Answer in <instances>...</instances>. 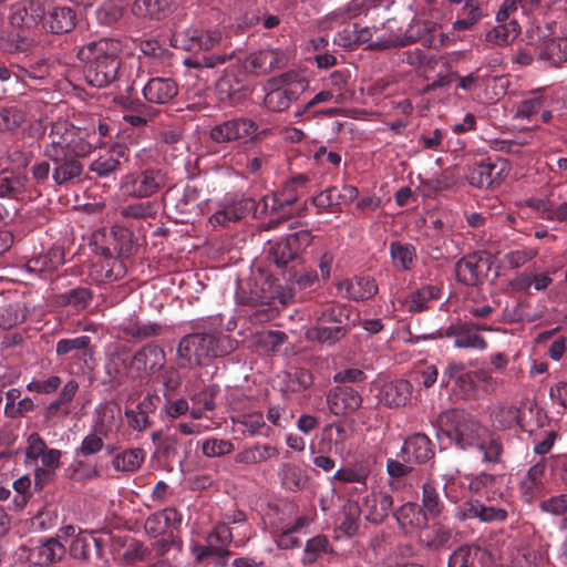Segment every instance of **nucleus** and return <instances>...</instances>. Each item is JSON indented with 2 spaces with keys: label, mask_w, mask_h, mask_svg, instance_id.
Returning <instances> with one entry per match:
<instances>
[{
  "label": "nucleus",
  "mask_w": 567,
  "mask_h": 567,
  "mask_svg": "<svg viewBox=\"0 0 567 567\" xmlns=\"http://www.w3.org/2000/svg\"><path fill=\"white\" fill-rule=\"evenodd\" d=\"M539 60L548 66H558L567 61V38L545 41L539 51Z\"/></svg>",
  "instance_id": "a19ab883"
},
{
  "label": "nucleus",
  "mask_w": 567,
  "mask_h": 567,
  "mask_svg": "<svg viewBox=\"0 0 567 567\" xmlns=\"http://www.w3.org/2000/svg\"><path fill=\"white\" fill-rule=\"evenodd\" d=\"M358 196V189L352 185H343L341 188L330 187L315 198L319 207L346 205L353 202Z\"/></svg>",
  "instance_id": "f704fd0d"
},
{
  "label": "nucleus",
  "mask_w": 567,
  "mask_h": 567,
  "mask_svg": "<svg viewBox=\"0 0 567 567\" xmlns=\"http://www.w3.org/2000/svg\"><path fill=\"white\" fill-rule=\"evenodd\" d=\"M553 279L549 271H538L536 269L524 271L516 276L512 281V287L517 291H525L533 287L535 290H545Z\"/></svg>",
  "instance_id": "4c0bfd02"
},
{
  "label": "nucleus",
  "mask_w": 567,
  "mask_h": 567,
  "mask_svg": "<svg viewBox=\"0 0 567 567\" xmlns=\"http://www.w3.org/2000/svg\"><path fill=\"white\" fill-rule=\"evenodd\" d=\"M327 402L332 414L347 415L361 406L362 398L352 388L337 386L329 392Z\"/></svg>",
  "instance_id": "f3484780"
},
{
  "label": "nucleus",
  "mask_w": 567,
  "mask_h": 567,
  "mask_svg": "<svg viewBox=\"0 0 567 567\" xmlns=\"http://www.w3.org/2000/svg\"><path fill=\"white\" fill-rule=\"evenodd\" d=\"M451 381H454L455 384L460 383L462 386H464L462 390V395H466L473 391V374L472 372L465 370L463 363H449L443 373L442 383L449 386Z\"/></svg>",
  "instance_id": "de8ad7c7"
},
{
  "label": "nucleus",
  "mask_w": 567,
  "mask_h": 567,
  "mask_svg": "<svg viewBox=\"0 0 567 567\" xmlns=\"http://www.w3.org/2000/svg\"><path fill=\"white\" fill-rule=\"evenodd\" d=\"M547 461L542 458L532 465L518 483L520 496L527 503H533L548 492Z\"/></svg>",
  "instance_id": "6e6552de"
},
{
  "label": "nucleus",
  "mask_w": 567,
  "mask_h": 567,
  "mask_svg": "<svg viewBox=\"0 0 567 567\" xmlns=\"http://www.w3.org/2000/svg\"><path fill=\"white\" fill-rule=\"evenodd\" d=\"M492 482V476L482 475L476 477H468L466 475H457L455 477H451L446 481L444 485V492L447 498L452 502L457 503L461 501V496L455 493L456 484H461L462 486H466V494L471 496L482 495L487 484Z\"/></svg>",
  "instance_id": "5701e85b"
},
{
  "label": "nucleus",
  "mask_w": 567,
  "mask_h": 567,
  "mask_svg": "<svg viewBox=\"0 0 567 567\" xmlns=\"http://www.w3.org/2000/svg\"><path fill=\"white\" fill-rule=\"evenodd\" d=\"M267 162L268 154L262 148L238 150L230 158L233 166L245 168L250 174L259 173Z\"/></svg>",
  "instance_id": "c756f323"
},
{
  "label": "nucleus",
  "mask_w": 567,
  "mask_h": 567,
  "mask_svg": "<svg viewBox=\"0 0 567 567\" xmlns=\"http://www.w3.org/2000/svg\"><path fill=\"white\" fill-rule=\"evenodd\" d=\"M125 157L126 147L122 144L100 147L97 156L90 164V171L105 177L115 172L120 166V159Z\"/></svg>",
  "instance_id": "a211bd4d"
},
{
  "label": "nucleus",
  "mask_w": 567,
  "mask_h": 567,
  "mask_svg": "<svg viewBox=\"0 0 567 567\" xmlns=\"http://www.w3.org/2000/svg\"><path fill=\"white\" fill-rule=\"evenodd\" d=\"M310 243V235L306 231L295 233L285 239L277 241L270 249V256L274 262L279 266H286L295 259Z\"/></svg>",
  "instance_id": "4468645a"
},
{
  "label": "nucleus",
  "mask_w": 567,
  "mask_h": 567,
  "mask_svg": "<svg viewBox=\"0 0 567 567\" xmlns=\"http://www.w3.org/2000/svg\"><path fill=\"white\" fill-rule=\"evenodd\" d=\"M55 351L72 374L84 373L94 368L91 338L87 336L61 339L56 342Z\"/></svg>",
  "instance_id": "39448f33"
},
{
  "label": "nucleus",
  "mask_w": 567,
  "mask_h": 567,
  "mask_svg": "<svg viewBox=\"0 0 567 567\" xmlns=\"http://www.w3.org/2000/svg\"><path fill=\"white\" fill-rule=\"evenodd\" d=\"M177 92V84L171 78H153L143 87L144 97L154 104L168 103Z\"/></svg>",
  "instance_id": "b1692460"
},
{
  "label": "nucleus",
  "mask_w": 567,
  "mask_h": 567,
  "mask_svg": "<svg viewBox=\"0 0 567 567\" xmlns=\"http://www.w3.org/2000/svg\"><path fill=\"white\" fill-rule=\"evenodd\" d=\"M91 299V292L86 288H75L59 296V302L62 305L84 308Z\"/></svg>",
  "instance_id": "e2e57ef3"
},
{
  "label": "nucleus",
  "mask_w": 567,
  "mask_h": 567,
  "mask_svg": "<svg viewBox=\"0 0 567 567\" xmlns=\"http://www.w3.org/2000/svg\"><path fill=\"white\" fill-rule=\"evenodd\" d=\"M297 202V196L292 192V185H288L282 194H268L262 197V213H282L287 214V207Z\"/></svg>",
  "instance_id": "c03bdc74"
},
{
  "label": "nucleus",
  "mask_w": 567,
  "mask_h": 567,
  "mask_svg": "<svg viewBox=\"0 0 567 567\" xmlns=\"http://www.w3.org/2000/svg\"><path fill=\"white\" fill-rule=\"evenodd\" d=\"M392 496L382 491H372L362 503V513L367 520L380 524L389 515L392 507Z\"/></svg>",
  "instance_id": "412c9836"
},
{
  "label": "nucleus",
  "mask_w": 567,
  "mask_h": 567,
  "mask_svg": "<svg viewBox=\"0 0 567 567\" xmlns=\"http://www.w3.org/2000/svg\"><path fill=\"white\" fill-rule=\"evenodd\" d=\"M185 38L188 41L189 49L208 51L221 42L223 32L219 29L190 28L186 30Z\"/></svg>",
  "instance_id": "72a5a7b5"
},
{
  "label": "nucleus",
  "mask_w": 567,
  "mask_h": 567,
  "mask_svg": "<svg viewBox=\"0 0 567 567\" xmlns=\"http://www.w3.org/2000/svg\"><path fill=\"white\" fill-rule=\"evenodd\" d=\"M545 100L542 95L536 94L519 102L516 107V116L519 118L532 120L544 106Z\"/></svg>",
  "instance_id": "052dcab7"
},
{
  "label": "nucleus",
  "mask_w": 567,
  "mask_h": 567,
  "mask_svg": "<svg viewBox=\"0 0 567 567\" xmlns=\"http://www.w3.org/2000/svg\"><path fill=\"white\" fill-rule=\"evenodd\" d=\"M216 90L220 100L235 99L237 95L248 90L246 74L244 72L226 71L217 81Z\"/></svg>",
  "instance_id": "7c9ffc66"
},
{
  "label": "nucleus",
  "mask_w": 567,
  "mask_h": 567,
  "mask_svg": "<svg viewBox=\"0 0 567 567\" xmlns=\"http://www.w3.org/2000/svg\"><path fill=\"white\" fill-rule=\"evenodd\" d=\"M21 550L28 551L27 559L38 566L58 561L65 554L64 545L56 538L30 540L28 545L21 546Z\"/></svg>",
  "instance_id": "f8f14e48"
},
{
  "label": "nucleus",
  "mask_w": 567,
  "mask_h": 567,
  "mask_svg": "<svg viewBox=\"0 0 567 567\" xmlns=\"http://www.w3.org/2000/svg\"><path fill=\"white\" fill-rule=\"evenodd\" d=\"M353 429L343 422L324 426L321 431L320 451L347 458L353 451Z\"/></svg>",
  "instance_id": "0eeeda50"
},
{
  "label": "nucleus",
  "mask_w": 567,
  "mask_h": 567,
  "mask_svg": "<svg viewBox=\"0 0 567 567\" xmlns=\"http://www.w3.org/2000/svg\"><path fill=\"white\" fill-rule=\"evenodd\" d=\"M328 539L323 536H317L309 539L306 544L305 554H303V563L312 564L318 557L328 550Z\"/></svg>",
  "instance_id": "0e129e2a"
},
{
  "label": "nucleus",
  "mask_w": 567,
  "mask_h": 567,
  "mask_svg": "<svg viewBox=\"0 0 567 567\" xmlns=\"http://www.w3.org/2000/svg\"><path fill=\"white\" fill-rule=\"evenodd\" d=\"M423 508L427 517H436L441 513L442 504L437 492L430 484L423 485Z\"/></svg>",
  "instance_id": "69168bd1"
},
{
  "label": "nucleus",
  "mask_w": 567,
  "mask_h": 567,
  "mask_svg": "<svg viewBox=\"0 0 567 567\" xmlns=\"http://www.w3.org/2000/svg\"><path fill=\"white\" fill-rule=\"evenodd\" d=\"M462 519L478 518L483 523L503 522L507 511L503 507L486 506L478 502H465L458 512Z\"/></svg>",
  "instance_id": "bb28decb"
},
{
  "label": "nucleus",
  "mask_w": 567,
  "mask_h": 567,
  "mask_svg": "<svg viewBox=\"0 0 567 567\" xmlns=\"http://www.w3.org/2000/svg\"><path fill=\"white\" fill-rule=\"evenodd\" d=\"M223 353L224 351L219 348L218 341L213 334L200 332L184 337L177 348L182 367L200 365Z\"/></svg>",
  "instance_id": "20e7f679"
},
{
  "label": "nucleus",
  "mask_w": 567,
  "mask_h": 567,
  "mask_svg": "<svg viewBox=\"0 0 567 567\" xmlns=\"http://www.w3.org/2000/svg\"><path fill=\"white\" fill-rule=\"evenodd\" d=\"M122 49L118 40L100 39L79 50L78 56L84 64L83 74L87 84L104 87L116 79Z\"/></svg>",
  "instance_id": "f03ea898"
},
{
  "label": "nucleus",
  "mask_w": 567,
  "mask_h": 567,
  "mask_svg": "<svg viewBox=\"0 0 567 567\" xmlns=\"http://www.w3.org/2000/svg\"><path fill=\"white\" fill-rule=\"evenodd\" d=\"M173 4V0H135L132 12L136 17H150L161 19Z\"/></svg>",
  "instance_id": "49530a36"
},
{
  "label": "nucleus",
  "mask_w": 567,
  "mask_h": 567,
  "mask_svg": "<svg viewBox=\"0 0 567 567\" xmlns=\"http://www.w3.org/2000/svg\"><path fill=\"white\" fill-rule=\"evenodd\" d=\"M519 33L518 23L511 20L508 23H501L487 31L484 42L487 48L507 47L515 41Z\"/></svg>",
  "instance_id": "2f4dec72"
},
{
  "label": "nucleus",
  "mask_w": 567,
  "mask_h": 567,
  "mask_svg": "<svg viewBox=\"0 0 567 567\" xmlns=\"http://www.w3.org/2000/svg\"><path fill=\"white\" fill-rule=\"evenodd\" d=\"M518 409L516 405L499 402L491 410V421L496 429L505 430L515 426L518 423Z\"/></svg>",
  "instance_id": "a18cd8bd"
},
{
  "label": "nucleus",
  "mask_w": 567,
  "mask_h": 567,
  "mask_svg": "<svg viewBox=\"0 0 567 567\" xmlns=\"http://www.w3.org/2000/svg\"><path fill=\"white\" fill-rule=\"evenodd\" d=\"M277 475L281 487L288 492H298L303 489L309 480V476L303 468L289 462L282 463L279 466Z\"/></svg>",
  "instance_id": "c85d7f7f"
},
{
  "label": "nucleus",
  "mask_w": 567,
  "mask_h": 567,
  "mask_svg": "<svg viewBox=\"0 0 567 567\" xmlns=\"http://www.w3.org/2000/svg\"><path fill=\"white\" fill-rule=\"evenodd\" d=\"M543 513L550 515H563L567 512V494L550 496L539 502Z\"/></svg>",
  "instance_id": "338daca9"
},
{
  "label": "nucleus",
  "mask_w": 567,
  "mask_h": 567,
  "mask_svg": "<svg viewBox=\"0 0 567 567\" xmlns=\"http://www.w3.org/2000/svg\"><path fill=\"white\" fill-rule=\"evenodd\" d=\"M50 0H21L12 7L10 22L14 27L32 29L43 27Z\"/></svg>",
  "instance_id": "9b49d317"
},
{
  "label": "nucleus",
  "mask_w": 567,
  "mask_h": 567,
  "mask_svg": "<svg viewBox=\"0 0 567 567\" xmlns=\"http://www.w3.org/2000/svg\"><path fill=\"white\" fill-rule=\"evenodd\" d=\"M390 256L398 270H410L416 261V249L413 245L401 241L390 244Z\"/></svg>",
  "instance_id": "37998d69"
},
{
  "label": "nucleus",
  "mask_w": 567,
  "mask_h": 567,
  "mask_svg": "<svg viewBox=\"0 0 567 567\" xmlns=\"http://www.w3.org/2000/svg\"><path fill=\"white\" fill-rule=\"evenodd\" d=\"M433 455L431 442L427 436L416 433L405 440L400 458L404 462H411L413 465L426 462Z\"/></svg>",
  "instance_id": "393cba45"
},
{
  "label": "nucleus",
  "mask_w": 567,
  "mask_h": 567,
  "mask_svg": "<svg viewBox=\"0 0 567 567\" xmlns=\"http://www.w3.org/2000/svg\"><path fill=\"white\" fill-rule=\"evenodd\" d=\"M175 509H165L150 516L145 522V530L153 537L162 535L166 532L169 520L176 516Z\"/></svg>",
  "instance_id": "4d7b16f0"
},
{
  "label": "nucleus",
  "mask_w": 567,
  "mask_h": 567,
  "mask_svg": "<svg viewBox=\"0 0 567 567\" xmlns=\"http://www.w3.org/2000/svg\"><path fill=\"white\" fill-rule=\"evenodd\" d=\"M164 183L157 171H145L125 183L126 192L137 197H147L156 193Z\"/></svg>",
  "instance_id": "a878e982"
},
{
  "label": "nucleus",
  "mask_w": 567,
  "mask_h": 567,
  "mask_svg": "<svg viewBox=\"0 0 567 567\" xmlns=\"http://www.w3.org/2000/svg\"><path fill=\"white\" fill-rule=\"evenodd\" d=\"M233 540L236 546H241L244 544V540L241 539H234V532L226 524H218L207 537L208 548L219 553L220 555L224 554L225 548Z\"/></svg>",
  "instance_id": "8fccbe9b"
},
{
  "label": "nucleus",
  "mask_w": 567,
  "mask_h": 567,
  "mask_svg": "<svg viewBox=\"0 0 567 567\" xmlns=\"http://www.w3.org/2000/svg\"><path fill=\"white\" fill-rule=\"evenodd\" d=\"M288 55L280 50L267 49L249 55L247 66L256 74H267L287 64Z\"/></svg>",
  "instance_id": "4be33fe9"
},
{
  "label": "nucleus",
  "mask_w": 567,
  "mask_h": 567,
  "mask_svg": "<svg viewBox=\"0 0 567 567\" xmlns=\"http://www.w3.org/2000/svg\"><path fill=\"white\" fill-rule=\"evenodd\" d=\"M281 86L271 90L265 97V105L274 112H282L308 86L307 80L296 72H287L279 78Z\"/></svg>",
  "instance_id": "423d86ee"
},
{
  "label": "nucleus",
  "mask_w": 567,
  "mask_h": 567,
  "mask_svg": "<svg viewBox=\"0 0 567 567\" xmlns=\"http://www.w3.org/2000/svg\"><path fill=\"white\" fill-rule=\"evenodd\" d=\"M239 423L244 426V432L248 435H268L264 416L260 412H251L240 416Z\"/></svg>",
  "instance_id": "13d9d810"
},
{
  "label": "nucleus",
  "mask_w": 567,
  "mask_h": 567,
  "mask_svg": "<svg viewBox=\"0 0 567 567\" xmlns=\"http://www.w3.org/2000/svg\"><path fill=\"white\" fill-rule=\"evenodd\" d=\"M86 131L75 127L66 121L52 123L49 143L44 154L50 161H60L65 156H85L91 153L93 144Z\"/></svg>",
  "instance_id": "7ed1b4c3"
},
{
  "label": "nucleus",
  "mask_w": 567,
  "mask_h": 567,
  "mask_svg": "<svg viewBox=\"0 0 567 567\" xmlns=\"http://www.w3.org/2000/svg\"><path fill=\"white\" fill-rule=\"evenodd\" d=\"M509 167L506 161H486L475 164L468 172V182L478 188H488L499 184L508 175Z\"/></svg>",
  "instance_id": "9d476101"
},
{
  "label": "nucleus",
  "mask_w": 567,
  "mask_h": 567,
  "mask_svg": "<svg viewBox=\"0 0 567 567\" xmlns=\"http://www.w3.org/2000/svg\"><path fill=\"white\" fill-rule=\"evenodd\" d=\"M131 358L130 351L125 346L120 344L115 347L105 363V371L110 380L116 381L122 377L128 378Z\"/></svg>",
  "instance_id": "e433bc0d"
},
{
  "label": "nucleus",
  "mask_w": 567,
  "mask_h": 567,
  "mask_svg": "<svg viewBox=\"0 0 567 567\" xmlns=\"http://www.w3.org/2000/svg\"><path fill=\"white\" fill-rule=\"evenodd\" d=\"M336 286L342 297L353 301L369 299L378 292V286L374 280L363 276L341 279Z\"/></svg>",
  "instance_id": "6ab92c4d"
},
{
  "label": "nucleus",
  "mask_w": 567,
  "mask_h": 567,
  "mask_svg": "<svg viewBox=\"0 0 567 567\" xmlns=\"http://www.w3.org/2000/svg\"><path fill=\"white\" fill-rule=\"evenodd\" d=\"M165 353L155 344H147L137 351L130 361L128 378L140 379L159 371L165 364Z\"/></svg>",
  "instance_id": "1a4fd4ad"
},
{
  "label": "nucleus",
  "mask_w": 567,
  "mask_h": 567,
  "mask_svg": "<svg viewBox=\"0 0 567 567\" xmlns=\"http://www.w3.org/2000/svg\"><path fill=\"white\" fill-rule=\"evenodd\" d=\"M61 451L56 449H48L40 457L41 466L34 471L35 485L43 487L55 476V471L60 466Z\"/></svg>",
  "instance_id": "58836bf2"
},
{
  "label": "nucleus",
  "mask_w": 567,
  "mask_h": 567,
  "mask_svg": "<svg viewBox=\"0 0 567 567\" xmlns=\"http://www.w3.org/2000/svg\"><path fill=\"white\" fill-rule=\"evenodd\" d=\"M394 517L404 530L420 529L427 525V516L417 509L416 504H403L395 513Z\"/></svg>",
  "instance_id": "ea45409f"
},
{
  "label": "nucleus",
  "mask_w": 567,
  "mask_h": 567,
  "mask_svg": "<svg viewBox=\"0 0 567 567\" xmlns=\"http://www.w3.org/2000/svg\"><path fill=\"white\" fill-rule=\"evenodd\" d=\"M528 206L537 210L543 218L554 221L567 220V202L557 207L548 200L530 199L527 202Z\"/></svg>",
  "instance_id": "603ef678"
},
{
  "label": "nucleus",
  "mask_w": 567,
  "mask_h": 567,
  "mask_svg": "<svg viewBox=\"0 0 567 567\" xmlns=\"http://www.w3.org/2000/svg\"><path fill=\"white\" fill-rule=\"evenodd\" d=\"M75 157L76 156H65L63 159L52 161L56 165L52 173V177L56 184H65L81 175L82 165Z\"/></svg>",
  "instance_id": "09e8293b"
},
{
  "label": "nucleus",
  "mask_w": 567,
  "mask_h": 567,
  "mask_svg": "<svg viewBox=\"0 0 567 567\" xmlns=\"http://www.w3.org/2000/svg\"><path fill=\"white\" fill-rule=\"evenodd\" d=\"M145 457L141 449H131L117 454L113 460V466L116 471L133 472L137 470Z\"/></svg>",
  "instance_id": "5fc2aeb1"
},
{
  "label": "nucleus",
  "mask_w": 567,
  "mask_h": 567,
  "mask_svg": "<svg viewBox=\"0 0 567 567\" xmlns=\"http://www.w3.org/2000/svg\"><path fill=\"white\" fill-rule=\"evenodd\" d=\"M63 262V250L60 247H52L45 255L31 259L27 264V268L30 271L43 275L56 270Z\"/></svg>",
  "instance_id": "79ce46f5"
},
{
  "label": "nucleus",
  "mask_w": 567,
  "mask_h": 567,
  "mask_svg": "<svg viewBox=\"0 0 567 567\" xmlns=\"http://www.w3.org/2000/svg\"><path fill=\"white\" fill-rule=\"evenodd\" d=\"M445 336L454 339V347L458 349H486L485 340L477 333L473 326H451L446 329Z\"/></svg>",
  "instance_id": "cd10ccee"
},
{
  "label": "nucleus",
  "mask_w": 567,
  "mask_h": 567,
  "mask_svg": "<svg viewBox=\"0 0 567 567\" xmlns=\"http://www.w3.org/2000/svg\"><path fill=\"white\" fill-rule=\"evenodd\" d=\"M258 125L249 118H234L214 126L210 137L216 143H226L239 138H254L257 135Z\"/></svg>",
  "instance_id": "ddd939ff"
},
{
  "label": "nucleus",
  "mask_w": 567,
  "mask_h": 567,
  "mask_svg": "<svg viewBox=\"0 0 567 567\" xmlns=\"http://www.w3.org/2000/svg\"><path fill=\"white\" fill-rule=\"evenodd\" d=\"M482 18V12L478 2L475 0H466L457 19L453 23V29L464 31L471 29Z\"/></svg>",
  "instance_id": "3c124183"
},
{
  "label": "nucleus",
  "mask_w": 567,
  "mask_h": 567,
  "mask_svg": "<svg viewBox=\"0 0 567 567\" xmlns=\"http://www.w3.org/2000/svg\"><path fill=\"white\" fill-rule=\"evenodd\" d=\"M374 386L378 389L379 402L386 406L405 405L411 398V384L406 380H379Z\"/></svg>",
  "instance_id": "dca6fc26"
},
{
  "label": "nucleus",
  "mask_w": 567,
  "mask_h": 567,
  "mask_svg": "<svg viewBox=\"0 0 567 567\" xmlns=\"http://www.w3.org/2000/svg\"><path fill=\"white\" fill-rule=\"evenodd\" d=\"M368 476L369 472L363 467H341L332 475L331 481L365 485Z\"/></svg>",
  "instance_id": "680f3d73"
},
{
  "label": "nucleus",
  "mask_w": 567,
  "mask_h": 567,
  "mask_svg": "<svg viewBox=\"0 0 567 567\" xmlns=\"http://www.w3.org/2000/svg\"><path fill=\"white\" fill-rule=\"evenodd\" d=\"M254 207V202L248 198L240 199L233 203L220 210H217L209 218V224L213 227L227 226L246 216V214Z\"/></svg>",
  "instance_id": "473e14b6"
},
{
  "label": "nucleus",
  "mask_w": 567,
  "mask_h": 567,
  "mask_svg": "<svg viewBox=\"0 0 567 567\" xmlns=\"http://www.w3.org/2000/svg\"><path fill=\"white\" fill-rule=\"evenodd\" d=\"M481 550L477 547L464 546L455 550L450 557V567H478Z\"/></svg>",
  "instance_id": "6e6d98bb"
},
{
  "label": "nucleus",
  "mask_w": 567,
  "mask_h": 567,
  "mask_svg": "<svg viewBox=\"0 0 567 567\" xmlns=\"http://www.w3.org/2000/svg\"><path fill=\"white\" fill-rule=\"evenodd\" d=\"M346 334L343 326L324 327V323H319L318 327L309 328L306 331L308 340L317 341L320 343H333Z\"/></svg>",
  "instance_id": "864d4df0"
},
{
  "label": "nucleus",
  "mask_w": 567,
  "mask_h": 567,
  "mask_svg": "<svg viewBox=\"0 0 567 567\" xmlns=\"http://www.w3.org/2000/svg\"><path fill=\"white\" fill-rule=\"evenodd\" d=\"M24 320V313L18 305L8 306L0 310V328L12 329Z\"/></svg>",
  "instance_id": "774afa93"
},
{
  "label": "nucleus",
  "mask_w": 567,
  "mask_h": 567,
  "mask_svg": "<svg viewBox=\"0 0 567 567\" xmlns=\"http://www.w3.org/2000/svg\"><path fill=\"white\" fill-rule=\"evenodd\" d=\"M203 454L207 457H219L234 451V445L228 440L210 437L202 444Z\"/></svg>",
  "instance_id": "bf43d9fd"
},
{
  "label": "nucleus",
  "mask_w": 567,
  "mask_h": 567,
  "mask_svg": "<svg viewBox=\"0 0 567 567\" xmlns=\"http://www.w3.org/2000/svg\"><path fill=\"white\" fill-rule=\"evenodd\" d=\"M439 297V289L435 286H424L399 301L404 312L415 313L427 308V303Z\"/></svg>",
  "instance_id": "c9c22d12"
},
{
  "label": "nucleus",
  "mask_w": 567,
  "mask_h": 567,
  "mask_svg": "<svg viewBox=\"0 0 567 567\" xmlns=\"http://www.w3.org/2000/svg\"><path fill=\"white\" fill-rule=\"evenodd\" d=\"M488 269L489 262L487 257L476 252L462 258L455 266L457 279L467 286L478 285L486 276Z\"/></svg>",
  "instance_id": "2eb2a0df"
},
{
  "label": "nucleus",
  "mask_w": 567,
  "mask_h": 567,
  "mask_svg": "<svg viewBox=\"0 0 567 567\" xmlns=\"http://www.w3.org/2000/svg\"><path fill=\"white\" fill-rule=\"evenodd\" d=\"M75 13L69 7L55 6L52 0L45 9L43 29L52 33L69 32L75 27Z\"/></svg>",
  "instance_id": "aec40b11"
},
{
  "label": "nucleus",
  "mask_w": 567,
  "mask_h": 567,
  "mask_svg": "<svg viewBox=\"0 0 567 567\" xmlns=\"http://www.w3.org/2000/svg\"><path fill=\"white\" fill-rule=\"evenodd\" d=\"M437 439L441 444L446 439L456 447L472 452L483 463L498 462L502 452L497 437L464 411H449L443 414Z\"/></svg>",
  "instance_id": "f257e3e1"
}]
</instances>
